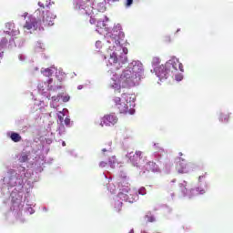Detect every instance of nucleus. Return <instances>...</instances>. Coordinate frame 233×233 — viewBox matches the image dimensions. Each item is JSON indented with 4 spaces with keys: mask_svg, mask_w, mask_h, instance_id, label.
I'll use <instances>...</instances> for the list:
<instances>
[{
    "mask_svg": "<svg viewBox=\"0 0 233 233\" xmlns=\"http://www.w3.org/2000/svg\"><path fill=\"white\" fill-rule=\"evenodd\" d=\"M39 9L35 11L36 17L29 15L23 26L25 32L34 34L36 30H45L46 26H53L56 15L50 11V6L39 2Z\"/></svg>",
    "mask_w": 233,
    "mask_h": 233,
    "instance_id": "nucleus-1",
    "label": "nucleus"
},
{
    "mask_svg": "<svg viewBox=\"0 0 233 233\" xmlns=\"http://www.w3.org/2000/svg\"><path fill=\"white\" fill-rule=\"evenodd\" d=\"M177 69L180 70V72H185V69H183V64L179 62V59L173 58L165 65L158 66L156 70V74L157 77H159L160 81H162V79H167L168 76H174Z\"/></svg>",
    "mask_w": 233,
    "mask_h": 233,
    "instance_id": "nucleus-2",
    "label": "nucleus"
},
{
    "mask_svg": "<svg viewBox=\"0 0 233 233\" xmlns=\"http://www.w3.org/2000/svg\"><path fill=\"white\" fill-rule=\"evenodd\" d=\"M143 74V64L141 62H135L132 68L127 69L123 72L118 79V88H125L127 85L134 82L137 76Z\"/></svg>",
    "mask_w": 233,
    "mask_h": 233,
    "instance_id": "nucleus-3",
    "label": "nucleus"
},
{
    "mask_svg": "<svg viewBox=\"0 0 233 233\" xmlns=\"http://www.w3.org/2000/svg\"><path fill=\"white\" fill-rule=\"evenodd\" d=\"M113 101L120 114H134L133 109H128V103H132V101H134L133 95L124 93L122 95V98L116 96Z\"/></svg>",
    "mask_w": 233,
    "mask_h": 233,
    "instance_id": "nucleus-4",
    "label": "nucleus"
},
{
    "mask_svg": "<svg viewBox=\"0 0 233 233\" xmlns=\"http://www.w3.org/2000/svg\"><path fill=\"white\" fill-rule=\"evenodd\" d=\"M118 198L122 201H126L127 203H135V201L139 199L137 197V189L129 187L122 189V191L118 193Z\"/></svg>",
    "mask_w": 233,
    "mask_h": 233,
    "instance_id": "nucleus-5",
    "label": "nucleus"
},
{
    "mask_svg": "<svg viewBox=\"0 0 233 233\" xmlns=\"http://www.w3.org/2000/svg\"><path fill=\"white\" fill-rule=\"evenodd\" d=\"M108 63L109 65H111V66H116V68L118 69L119 67L123 66L125 63H127V56H117V54L116 52H113L109 56Z\"/></svg>",
    "mask_w": 233,
    "mask_h": 233,
    "instance_id": "nucleus-6",
    "label": "nucleus"
},
{
    "mask_svg": "<svg viewBox=\"0 0 233 233\" xmlns=\"http://www.w3.org/2000/svg\"><path fill=\"white\" fill-rule=\"evenodd\" d=\"M118 118L114 114H108L104 116L100 121V127H114L116 125Z\"/></svg>",
    "mask_w": 233,
    "mask_h": 233,
    "instance_id": "nucleus-7",
    "label": "nucleus"
},
{
    "mask_svg": "<svg viewBox=\"0 0 233 233\" xmlns=\"http://www.w3.org/2000/svg\"><path fill=\"white\" fill-rule=\"evenodd\" d=\"M127 157L131 161V163L134 165V167H137L139 163H141V159H143V152L141 151H136L130 152L127 155Z\"/></svg>",
    "mask_w": 233,
    "mask_h": 233,
    "instance_id": "nucleus-8",
    "label": "nucleus"
},
{
    "mask_svg": "<svg viewBox=\"0 0 233 233\" xmlns=\"http://www.w3.org/2000/svg\"><path fill=\"white\" fill-rule=\"evenodd\" d=\"M177 159L178 161L176 168L178 174H187V172H188V165L187 164V160L181 157H178Z\"/></svg>",
    "mask_w": 233,
    "mask_h": 233,
    "instance_id": "nucleus-9",
    "label": "nucleus"
},
{
    "mask_svg": "<svg viewBox=\"0 0 233 233\" xmlns=\"http://www.w3.org/2000/svg\"><path fill=\"white\" fill-rule=\"evenodd\" d=\"M146 169L147 172H159V167H157L154 161L147 162L146 164Z\"/></svg>",
    "mask_w": 233,
    "mask_h": 233,
    "instance_id": "nucleus-10",
    "label": "nucleus"
},
{
    "mask_svg": "<svg viewBox=\"0 0 233 233\" xmlns=\"http://www.w3.org/2000/svg\"><path fill=\"white\" fill-rule=\"evenodd\" d=\"M229 119H230V114H228V113H220L219 121H221V123H228Z\"/></svg>",
    "mask_w": 233,
    "mask_h": 233,
    "instance_id": "nucleus-11",
    "label": "nucleus"
},
{
    "mask_svg": "<svg viewBox=\"0 0 233 233\" xmlns=\"http://www.w3.org/2000/svg\"><path fill=\"white\" fill-rule=\"evenodd\" d=\"M10 138L12 139V141H14V143H19V141H21L22 139L21 135H19V133H12Z\"/></svg>",
    "mask_w": 233,
    "mask_h": 233,
    "instance_id": "nucleus-12",
    "label": "nucleus"
},
{
    "mask_svg": "<svg viewBox=\"0 0 233 233\" xmlns=\"http://www.w3.org/2000/svg\"><path fill=\"white\" fill-rule=\"evenodd\" d=\"M111 168H116V165H117V158L115 156L111 157L108 161Z\"/></svg>",
    "mask_w": 233,
    "mask_h": 233,
    "instance_id": "nucleus-13",
    "label": "nucleus"
},
{
    "mask_svg": "<svg viewBox=\"0 0 233 233\" xmlns=\"http://www.w3.org/2000/svg\"><path fill=\"white\" fill-rule=\"evenodd\" d=\"M28 161V155L26 153H21L19 157V162L20 163H26Z\"/></svg>",
    "mask_w": 233,
    "mask_h": 233,
    "instance_id": "nucleus-14",
    "label": "nucleus"
},
{
    "mask_svg": "<svg viewBox=\"0 0 233 233\" xmlns=\"http://www.w3.org/2000/svg\"><path fill=\"white\" fill-rule=\"evenodd\" d=\"M121 208H123V202L116 201L115 203V212H121Z\"/></svg>",
    "mask_w": 233,
    "mask_h": 233,
    "instance_id": "nucleus-15",
    "label": "nucleus"
},
{
    "mask_svg": "<svg viewBox=\"0 0 233 233\" xmlns=\"http://www.w3.org/2000/svg\"><path fill=\"white\" fill-rule=\"evenodd\" d=\"M43 75L46 76V77H50L52 74H54V71L52 68H46L44 71H42Z\"/></svg>",
    "mask_w": 233,
    "mask_h": 233,
    "instance_id": "nucleus-16",
    "label": "nucleus"
},
{
    "mask_svg": "<svg viewBox=\"0 0 233 233\" xmlns=\"http://www.w3.org/2000/svg\"><path fill=\"white\" fill-rule=\"evenodd\" d=\"M147 221H148V223H154V221H156V218L154 216H152L151 213H148L145 216Z\"/></svg>",
    "mask_w": 233,
    "mask_h": 233,
    "instance_id": "nucleus-17",
    "label": "nucleus"
},
{
    "mask_svg": "<svg viewBox=\"0 0 233 233\" xmlns=\"http://www.w3.org/2000/svg\"><path fill=\"white\" fill-rule=\"evenodd\" d=\"M6 45H8V39L3 38L0 42V50H3Z\"/></svg>",
    "mask_w": 233,
    "mask_h": 233,
    "instance_id": "nucleus-18",
    "label": "nucleus"
},
{
    "mask_svg": "<svg viewBox=\"0 0 233 233\" xmlns=\"http://www.w3.org/2000/svg\"><path fill=\"white\" fill-rule=\"evenodd\" d=\"M139 195H140V196H145V195H147V188H145V187H140V188L137 190V198H139Z\"/></svg>",
    "mask_w": 233,
    "mask_h": 233,
    "instance_id": "nucleus-19",
    "label": "nucleus"
},
{
    "mask_svg": "<svg viewBox=\"0 0 233 233\" xmlns=\"http://www.w3.org/2000/svg\"><path fill=\"white\" fill-rule=\"evenodd\" d=\"M180 190L183 194V196H187V187L183 184H180Z\"/></svg>",
    "mask_w": 233,
    "mask_h": 233,
    "instance_id": "nucleus-20",
    "label": "nucleus"
},
{
    "mask_svg": "<svg viewBox=\"0 0 233 233\" xmlns=\"http://www.w3.org/2000/svg\"><path fill=\"white\" fill-rule=\"evenodd\" d=\"M97 28H105V22L104 21H98L96 23Z\"/></svg>",
    "mask_w": 233,
    "mask_h": 233,
    "instance_id": "nucleus-21",
    "label": "nucleus"
},
{
    "mask_svg": "<svg viewBox=\"0 0 233 233\" xmlns=\"http://www.w3.org/2000/svg\"><path fill=\"white\" fill-rule=\"evenodd\" d=\"M64 123H65L66 127H70V118L66 117L64 120Z\"/></svg>",
    "mask_w": 233,
    "mask_h": 233,
    "instance_id": "nucleus-22",
    "label": "nucleus"
},
{
    "mask_svg": "<svg viewBox=\"0 0 233 233\" xmlns=\"http://www.w3.org/2000/svg\"><path fill=\"white\" fill-rule=\"evenodd\" d=\"M175 79H176L177 81H182V80H183V75H177V76H175Z\"/></svg>",
    "mask_w": 233,
    "mask_h": 233,
    "instance_id": "nucleus-23",
    "label": "nucleus"
},
{
    "mask_svg": "<svg viewBox=\"0 0 233 233\" xmlns=\"http://www.w3.org/2000/svg\"><path fill=\"white\" fill-rule=\"evenodd\" d=\"M68 101H70V96H66L63 97V102L64 103H68Z\"/></svg>",
    "mask_w": 233,
    "mask_h": 233,
    "instance_id": "nucleus-24",
    "label": "nucleus"
},
{
    "mask_svg": "<svg viewBox=\"0 0 233 233\" xmlns=\"http://www.w3.org/2000/svg\"><path fill=\"white\" fill-rule=\"evenodd\" d=\"M197 192H198V194H205V189H201V187H197Z\"/></svg>",
    "mask_w": 233,
    "mask_h": 233,
    "instance_id": "nucleus-25",
    "label": "nucleus"
},
{
    "mask_svg": "<svg viewBox=\"0 0 233 233\" xmlns=\"http://www.w3.org/2000/svg\"><path fill=\"white\" fill-rule=\"evenodd\" d=\"M99 167H101V168H105V167H106V162L105 161L100 162Z\"/></svg>",
    "mask_w": 233,
    "mask_h": 233,
    "instance_id": "nucleus-26",
    "label": "nucleus"
},
{
    "mask_svg": "<svg viewBox=\"0 0 233 233\" xmlns=\"http://www.w3.org/2000/svg\"><path fill=\"white\" fill-rule=\"evenodd\" d=\"M134 3V0H127L126 6H130Z\"/></svg>",
    "mask_w": 233,
    "mask_h": 233,
    "instance_id": "nucleus-27",
    "label": "nucleus"
},
{
    "mask_svg": "<svg viewBox=\"0 0 233 233\" xmlns=\"http://www.w3.org/2000/svg\"><path fill=\"white\" fill-rule=\"evenodd\" d=\"M51 99L53 101H59V96H52Z\"/></svg>",
    "mask_w": 233,
    "mask_h": 233,
    "instance_id": "nucleus-28",
    "label": "nucleus"
},
{
    "mask_svg": "<svg viewBox=\"0 0 233 233\" xmlns=\"http://www.w3.org/2000/svg\"><path fill=\"white\" fill-rule=\"evenodd\" d=\"M205 177L204 176H199L198 177V181H201V179H203Z\"/></svg>",
    "mask_w": 233,
    "mask_h": 233,
    "instance_id": "nucleus-29",
    "label": "nucleus"
},
{
    "mask_svg": "<svg viewBox=\"0 0 233 233\" xmlns=\"http://www.w3.org/2000/svg\"><path fill=\"white\" fill-rule=\"evenodd\" d=\"M78 90H82L83 89V86H78Z\"/></svg>",
    "mask_w": 233,
    "mask_h": 233,
    "instance_id": "nucleus-30",
    "label": "nucleus"
},
{
    "mask_svg": "<svg viewBox=\"0 0 233 233\" xmlns=\"http://www.w3.org/2000/svg\"><path fill=\"white\" fill-rule=\"evenodd\" d=\"M58 119H60V121H63V118L61 116H58Z\"/></svg>",
    "mask_w": 233,
    "mask_h": 233,
    "instance_id": "nucleus-31",
    "label": "nucleus"
},
{
    "mask_svg": "<svg viewBox=\"0 0 233 233\" xmlns=\"http://www.w3.org/2000/svg\"><path fill=\"white\" fill-rule=\"evenodd\" d=\"M102 152H106V149H102Z\"/></svg>",
    "mask_w": 233,
    "mask_h": 233,
    "instance_id": "nucleus-32",
    "label": "nucleus"
},
{
    "mask_svg": "<svg viewBox=\"0 0 233 233\" xmlns=\"http://www.w3.org/2000/svg\"><path fill=\"white\" fill-rule=\"evenodd\" d=\"M179 156H183V153L180 152V153H179Z\"/></svg>",
    "mask_w": 233,
    "mask_h": 233,
    "instance_id": "nucleus-33",
    "label": "nucleus"
},
{
    "mask_svg": "<svg viewBox=\"0 0 233 233\" xmlns=\"http://www.w3.org/2000/svg\"><path fill=\"white\" fill-rule=\"evenodd\" d=\"M63 146L65 147V142H63Z\"/></svg>",
    "mask_w": 233,
    "mask_h": 233,
    "instance_id": "nucleus-34",
    "label": "nucleus"
},
{
    "mask_svg": "<svg viewBox=\"0 0 233 233\" xmlns=\"http://www.w3.org/2000/svg\"><path fill=\"white\" fill-rule=\"evenodd\" d=\"M134 232V229L131 230V233Z\"/></svg>",
    "mask_w": 233,
    "mask_h": 233,
    "instance_id": "nucleus-35",
    "label": "nucleus"
}]
</instances>
